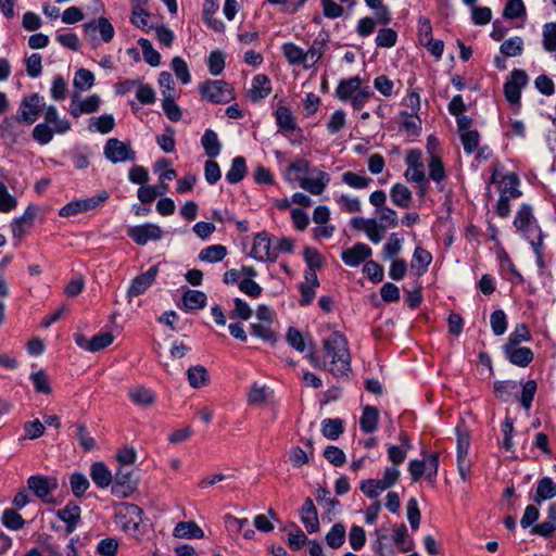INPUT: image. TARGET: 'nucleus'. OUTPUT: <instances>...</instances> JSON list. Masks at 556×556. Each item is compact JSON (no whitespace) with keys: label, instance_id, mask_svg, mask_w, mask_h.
Instances as JSON below:
<instances>
[{"label":"nucleus","instance_id":"23","mask_svg":"<svg viewBox=\"0 0 556 556\" xmlns=\"http://www.w3.org/2000/svg\"><path fill=\"white\" fill-rule=\"evenodd\" d=\"M305 282H302L299 286L301 300L300 304L302 306L309 305L315 298L316 289L319 287V280L316 273L305 271Z\"/></svg>","mask_w":556,"mask_h":556},{"label":"nucleus","instance_id":"18","mask_svg":"<svg viewBox=\"0 0 556 556\" xmlns=\"http://www.w3.org/2000/svg\"><path fill=\"white\" fill-rule=\"evenodd\" d=\"M372 250L366 243H355L352 248L345 249L341 253V258L345 265L355 267L369 258Z\"/></svg>","mask_w":556,"mask_h":556},{"label":"nucleus","instance_id":"24","mask_svg":"<svg viewBox=\"0 0 556 556\" xmlns=\"http://www.w3.org/2000/svg\"><path fill=\"white\" fill-rule=\"evenodd\" d=\"M80 507L73 502H68L64 508L56 511L58 518L66 523L65 530L67 534H71L76 529L80 520Z\"/></svg>","mask_w":556,"mask_h":556},{"label":"nucleus","instance_id":"14","mask_svg":"<svg viewBox=\"0 0 556 556\" xmlns=\"http://www.w3.org/2000/svg\"><path fill=\"white\" fill-rule=\"evenodd\" d=\"M275 121L276 125L278 127V131L281 132L283 136L288 137L289 134L292 132H299L301 134L302 130L299 127L296 119L291 112V110L286 105H279L275 113Z\"/></svg>","mask_w":556,"mask_h":556},{"label":"nucleus","instance_id":"21","mask_svg":"<svg viewBox=\"0 0 556 556\" xmlns=\"http://www.w3.org/2000/svg\"><path fill=\"white\" fill-rule=\"evenodd\" d=\"M84 29L86 34L90 36H92L96 31H99L104 42H110L115 34L113 25L106 17H99L86 23L84 25Z\"/></svg>","mask_w":556,"mask_h":556},{"label":"nucleus","instance_id":"39","mask_svg":"<svg viewBox=\"0 0 556 556\" xmlns=\"http://www.w3.org/2000/svg\"><path fill=\"white\" fill-rule=\"evenodd\" d=\"M379 421V412L374 406H365L359 419L361 430L365 433H371L377 429Z\"/></svg>","mask_w":556,"mask_h":556},{"label":"nucleus","instance_id":"12","mask_svg":"<svg viewBox=\"0 0 556 556\" xmlns=\"http://www.w3.org/2000/svg\"><path fill=\"white\" fill-rule=\"evenodd\" d=\"M251 255L260 262H275L277 260V252L271 248L270 238L261 232L254 237Z\"/></svg>","mask_w":556,"mask_h":556},{"label":"nucleus","instance_id":"31","mask_svg":"<svg viewBox=\"0 0 556 556\" xmlns=\"http://www.w3.org/2000/svg\"><path fill=\"white\" fill-rule=\"evenodd\" d=\"M329 41V35L326 33H320L312 42L311 47L306 52L307 62L311 61V65H314L318 62V60L323 56L327 49V43Z\"/></svg>","mask_w":556,"mask_h":556},{"label":"nucleus","instance_id":"59","mask_svg":"<svg viewBox=\"0 0 556 556\" xmlns=\"http://www.w3.org/2000/svg\"><path fill=\"white\" fill-rule=\"evenodd\" d=\"M542 43L543 48L547 52L556 51V23L549 22L544 24L543 33H542Z\"/></svg>","mask_w":556,"mask_h":556},{"label":"nucleus","instance_id":"56","mask_svg":"<svg viewBox=\"0 0 556 556\" xmlns=\"http://www.w3.org/2000/svg\"><path fill=\"white\" fill-rule=\"evenodd\" d=\"M345 541V528L342 523H336L326 534V543L331 548H339Z\"/></svg>","mask_w":556,"mask_h":556},{"label":"nucleus","instance_id":"4","mask_svg":"<svg viewBox=\"0 0 556 556\" xmlns=\"http://www.w3.org/2000/svg\"><path fill=\"white\" fill-rule=\"evenodd\" d=\"M203 100L211 103H227L233 99L229 85L224 80H208L199 87Z\"/></svg>","mask_w":556,"mask_h":556},{"label":"nucleus","instance_id":"20","mask_svg":"<svg viewBox=\"0 0 556 556\" xmlns=\"http://www.w3.org/2000/svg\"><path fill=\"white\" fill-rule=\"evenodd\" d=\"M301 521L303 522L306 531L308 533H315L319 530V520H318V514L317 509L314 505V502L311 497H307L301 509Z\"/></svg>","mask_w":556,"mask_h":556},{"label":"nucleus","instance_id":"42","mask_svg":"<svg viewBox=\"0 0 556 556\" xmlns=\"http://www.w3.org/2000/svg\"><path fill=\"white\" fill-rule=\"evenodd\" d=\"M206 294L200 290H188L182 296V303L187 311L203 308L206 305Z\"/></svg>","mask_w":556,"mask_h":556},{"label":"nucleus","instance_id":"60","mask_svg":"<svg viewBox=\"0 0 556 556\" xmlns=\"http://www.w3.org/2000/svg\"><path fill=\"white\" fill-rule=\"evenodd\" d=\"M517 389L518 383L516 381H496L494 383V392L496 396L503 402H508Z\"/></svg>","mask_w":556,"mask_h":556},{"label":"nucleus","instance_id":"34","mask_svg":"<svg viewBox=\"0 0 556 556\" xmlns=\"http://www.w3.org/2000/svg\"><path fill=\"white\" fill-rule=\"evenodd\" d=\"M121 514H124V516L128 518V523L125 525V529L138 530L143 516V510L139 506L131 503H123L121 505Z\"/></svg>","mask_w":556,"mask_h":556},{"label":"nucleus","instance_id":"2","mask_svg":"<svg viewBox=\"0 0 556 556\" xmlns=\"http://www.w3.org/2000/svg\"><path fill=\"white\" fill-rule=\"evenodd\" d=\"M514 225L530 244L536 240H543V233L536 224L530 205L522 204L519 207L514 219Z\"/></svg>","mask_w":556,"mask_h":556},{"label":"nucleus","instance_id":"36","mask_svg":"<svg viewBox=\"0 0 556 556\" xmlns=\"http://www.w3.org/2000/svg\"><path fill=\"white\" fill-rule=\"evenodd\" d=\"M201 144L204 149L205 154L213 159L219 155L222 150V143L218 139L217 134L212 129H206L201 138Z\"/></svg>","mask_w":556,"mask_h":556},{"label":"nucleus","instance_id":"3","mask_svg":"<svg viewBox=\"0 0 556 556\" xmlns=\"http://www.w3.org/2000/svg\"><path fill=\"white\" fill-rule=\"evenodd\" d=\"M110 198L106 190H102L90 198L74 200L60 208L59 215L62 217H71L81 212H87L103 205Z\"/></svg>","mask_w":556,"mask_h":556},{"label":"nucleus","instance_id":"64","mask_svg":"<svg viewBox=\"0 0 556 556\" xmlns=\"http://www.w3.org/2000/svg\"><path fill=\"white\" fill-rule=\"evenodd\" d=\"M316 501L318 504L324 505L328 513H334L340 506V502L331 497L330 492L326 488L319 486L315 493Z\"/></svg>","mask_w":556,"mask_h":556},{"label":"nucleus","instance_id":"11","mask_svg":"<svg viewBox=\"0 0 556 556\" xmlns=\"http://www.w3.org/2000/svg\"><path fill=\"white\" fill-rule=\"evenodd\" d=\"M104 155L112 163H121L135 160V152L123 141L111 138L104 147Z\"/></svg>","mask_w":556,"mask_h":556},{"label":"nucleus","instance_id":"45","mask_svg":"<svg viewBox=\"0 0 556 556\" xmlns=\"http://www.w3.org/2000/svg\"><path fill=\"white\" fill-rule=\"evenodd\" d=\"M250 332L252 336L274 344L277 340L276 332L271 329V324L254 323L250 325Z\"/></svg>","mask_w":556,"mask_h":556},{"label":"nucleus","instance_id":"49","mask_svg":"<svg viewBox=\"0 0 556 556\" xmlns=\"http://www.w3.org/2000/svg\"><path fill=\"white\" fill-rule=\"evenodd\" d=\"M402 117L401 127L412 135H419L421 130V119L419 113L400 112Z\"/></svg>","mask_w":556,"mask_h":556},{"label":"nucleus","instance_id":"32","mask_svg":"<svg viewBox=\"0 0 556 556\" xmlns=\"http://www.w3.org/2000/svg\"><path fill=\"white\" fill-rule=\"evenodd\" d=\"M281 50L285 58L291 65L302 64L305 67H309L306 58V52L295 43L286 42L282 45Z\"/></svg>","mask_w":556,"mask_h":556},{"label":"nucleus","instance_id":"46","mask_svg":"<svg viewBox=\"0 0 556 556\" xmlns=\"http://www.w3.org/2000/svg\"><path fill=\"white\" fill-rule=\"evenodd\" d=\"M366 5L375 11L377 22L382 25H388L392 20V14L388 5L383 3V0H364Z\"/></svg>","mask_w":556,"mask_h":556},{"label":"nucleus","instance_id":"48","mask_svg":"<svg viewBox=\"0 0 556 556\" xmlns=\"http://www.w3.org/2000/svg\"><path fill=\"white\" fill-rule=\"evenodd\" d=\"M115 125V121L113 115L111 114H103L99 117H92L89 121L88 129L93 131H99L101 134H109Z\"/></svg>","mask_w":556,"mask_h":556},{"label":"nucleus","instance_id":"47","mask_svg":"<svg viewBox=\"0 0 556 556\" xmlns=\"http://www.w3.org/2000/svg\"><path fill=\"white\" fill-rule=\"evenodd\" d=\"M343 430V422L339 418H326L321 422V433L329 440H337Z\"/></svg>","mask_w":556,"mask_h":556},{"label":"nucleus","instance_id":"8","mask_svg":"<svg viewBox=\"0 0 556 556\" xmlns=\"http://www.w3.org/2000/svg\"><path fill=\"white\" fill-rule=\"evenodd\" d=\"M115 482L112 485V494L124 498L128 496L137 486V477L128 467H119L114 476Z\"/></svg>","mask_w":556,"mask_h":556},{"label":"nucleus","instance_id":"17","mask_svg":"<svg viewBox=\"0 0 556 556\" xmlns=\"http://www.w3.org/2000/svg\"><path fill=\"white\" fill-rule=\"evenodd\" d=\"M159 273V266L150 267L146 273L135 277L128 288L127 295L129 299L144 293L154 282Z\"/></svg>","mask_w":556,"mask_h":556},{"label":"nucleus","instance_id":"25","mask_svg":"<svg viewBox=\"0 0 556 556\" xmlns=\"http://www.w3.org/2000/svg\"><path fill=\"white\" fill-rule=\"evenodd\" d=\"M27 485L30 491L39 498H46L54 489H56V481L50 480L42 476H31L27 480Z\"/></svg>","mask_w":556,"mask_h":556},{"label":"nucleus","instance_id":"22","mask_svg":"<svg viewBox=\"0 0 556 556\" xmlns=\"http://www.w3.org/2000/svg\"><path fill=\"white\" fill-rule=\"evenodd\" d=\"M506 358L519 367L528 366L533 359V352L526 346H503Z\"/></svg>","mask_w":556,"mask_h":556},{"label":"nucleus","instance_id":"51","mask_svg":"<svg viewBox=\"0 0 556 556\" xmlns=\"http://www.w3.org/2000/svg\"><path fill=\"white\" fill-rule=\"evenodd\" d=\"M500 51L504 56H518L523 51V39L519 36L508 38L501 45Z\"/></svg>","mask_w":556,"mask_h":556},{"label":"nucleus","instance_id":"16","mask_svg":"<svg viewBox=\"0 0 556 556\" xmlns=\"http://www.w3.org/2000/svg\"><path fill=\"white\" fill-rule=\"evenodd\" d=\"M101 99L98 94H92L85 100H79V93L72 94V102L70 105V113L74 117H79L81 114H91L99 110Z\"/></svg>","mask_w":556,"mask_h":556},{"label":"nucleus","instance_id":"35","mask_svg":"<svg viewBox=\"0 0 556 556\" xmlns=\"http://www.w3.org/2000/svg\"><path fill=\"white\" fill-rule=\"evenodd\" d=\"M390 198L394 205L408 208L412 203V192L403 184H394L390 190Z\"/></svg>","mask_w":556,"mask_h":556},{"label":"nucleus","instance_id":"9","mask_svg":"<svg viewBox=\"0 0 556 556\" xmlns=\"http://www.w3.org/2000/svg\"><path fill=\"white\" fill-rule=\"evenodd\" d=\"M128 237L138 245H146L149 241H157L163 236V230L155 224L132 226L127 231Z\"/></svg>","mask_w":556,"mask_h":556},{"label":"nucleus","instance_id":"53","mask_svg":"<svg viewBox=\"0 0 556 556\" xmlns=\"http://www.w3.org/2000/svg\"><path fill=\"white\" fill-rule=\"evenodd\" d=\"M359 489L369 498H377L383 491L388 490L381 479L364 480Z\"/></svg>","mask_w":556,"mask_h":556},{"label":"nucleus","instance_id":"37","mask_svg":"<svg viewBox=\"0 0 556 556\" xmlns=\"http://www.w3.org/2000/svg\"><path fill=\"white\" fill-rule=\"evenodd\" d=\"M519 178L515 173H508L501 180L500 195H506L508 199H516L521 195L518 189Z\"/></svg>","mask_w":556,"mask_h":556},{"label":"nucleus","instance_id":"15","mask_svg":"<svg viewBox=\"0 0 556 556\" xmlns=\"http://www.w3.org/2000/svg\"><path fill=\"white\" fill-rule=\"evenodd\" d=\"M407 169L404 173L405 178L412 182H424L426 179L424 164L421 162V152L410 150L405 157Z\"/></svg>","mask_w":556,"mask_h":556},{"label":"nucleus","instance_id":"28","mask_svg":"<svg viewBox=\"0 0 556 556\" xmlns=\"http://www.w3.org/2000/svg\"><path fill=\"white\" fill-rule=\"evenodd\" d=\"M90 477L92 481L101 489L109 486L113 481V476L110 469L102 462H96L91 465Z\"/></svg>","mask_w":556,"mask_h":556},{"label":"nucleus","instance_id":"58","mask_svg":"<svg viewBox=\"0 0 556 556\" xmlns=\"http://www.w3.org/2000/svg\"><path fill=\"white\" fill-rule=\"evenodd\" d=\"M531 339L530 331L526 324H518L510 332L508 340L504 346H518L521 342H527Z\"/></svg>","mask_w":556,"mask_h":556},{"label":"nucleus","instance_id":"63","mask_svg":"<svg viewBox=\"0 0 556 556\" xmlns=\"http://www.w3.org/2000/svg\"><path fill=\"white\" fill-rule=\"evenodd\" d=\"M162 109L167 116V118L172 122H178L181 119L182 112L181 109L175 103V96H166L162 100Z\"/></svg>","mask_w":556,"mask_h":556},{"label":"nucleus","instance_id":"62","mask_svg":"<svg viewBox=\"0 0 556 556\" xmlns=\"http://www.w3.org/2000/svg\"><path fill=\"white\" fill-rule=\"evenodd\" d=\"M94 83L93 74L85 68H80L75 73L74 87L79 91L89 90Z\"/></svg>","mask_w":556,"mask_h":556},{"label":"nucleus","instance_id":"40","mask_svg":"<svg viewBox=\"0 0 556 556\" xmlns=\"http://www.w3.org/2000/svg\"><path fill=\"white\" fill-rule=\"evenodd\" d=\"M428 169L429 178L437 184V188L439 191H443L444 187L442 182L445 179L446 175L442 161L437 155H431L429 157Z\"/></svg>","mask_w":556,"mask_h":556},{"label":"nucleus","instance_id":"13","mask_svg":"<svg viewBox=\"0 0 556 556\" xmlns=\"http://www.w3.org/2000/svg\"><path fill=\"white\" fill-rule=\"evenodd\" d=\"M23 123L24 121L17 114L5 117L0 124V137L9 144L16 143L25 134Z\"/></svg>","mask_w":556,"mask_h":556},{"label":"nucleus","instance_id":"41","mask_svg":"<svg viewBox=\"0 0 556 556\" xmlns=\"http://www.w3.org/2000/svg\"><path fill=\"white\" fill-rule=\"evenodd\" d=\"M189 384L194 389H200L208 384L210 376L204 366H192L187 370Z\"/></svg>","mask_w":556,"mask_h":556},{"label":"nucleus","instance_id":"30","mask_svg":"<svg viewBox=\"0 0 556 556\" xmlns=\"http://www.w3.org/2000/svg\"><path fill=\"white\" fill-rule=\"evenodd\" d=\"M173 535L179 539H202L204 532L194 521H180L175 526Z\"/></svg>","mask_w":556,"mask_h":556},{"label":"nucleus","instance_id":"1","mask_svg":"<svg viewBox=\"0 0 556 556\" xmlns=\"http://www.w3.org/2000/svg\"><path fill=\"white\" fill-rule=\"evenodd\" d=\"M307 355L312 365L319 369H326L334 377H346L351 372V354L349 343L343 333L333 331L327 339L323 340L324 355L320 361L313 351Z\"/></svg>","mask_w":556,"mask_h":556},{"label":"nucleus","instance_id":"27","mask_svg":"<svg viewBox=\"0 0 556 556\" xmlns=\"http://www.w3.org/2000/svg\"><path fill=\"white\" fill-rule=\"evenodd\" d=\"M330 181V177L326 172L317 170L314 178H302L300 187L312 194L318 195L324 192Z\"/></svg>","mask_w":556,"mask_h":556},{"label":"nucleus","instance_id":"10","mask_svg":"<svg viewBox=\"0 0 556 556\" xmlns=\"http://www.w3.org/2000/svg\"><path fill=\"white\" fill-rule=\"evenodd\" d=\"M176 178V172L173 168L165 170L160 175L159 186H142L138 189L137 197L142 203L152 202L157 195H163L168 191V185L164 180H173Z\"/></svg>","mask_w":556,"mask_h":556},{"label":"nucleus","instance_id":"5","mask_svg":"<svg viewBox=\"0 0 556 556\" xmlns=\"http://www.w3.org/2000/svg\"><path fill=\"white\" fill-rule=\"evenodd\" d=\"M529 83V77L523 70L515 68L510 72L504 84V96L510 104H519L521 99V89Z\"/></svg>","mask_w":556,"mask_h":556},{"label":"nucleus","instance_id":"61","mask_svg":"<svg viewBox=\"0 0 556 556\" xmlns=\"http://www.w3.org/2000/svg\"><path fill=\"white\" fill-rule=\"evenodd\" d=\"M113 339L114 338L110 332L97 334L92 337L88 342H86L85 350L89 352L101 351L112 344Z\"/></svg>","mask_w":556,"mask_h":556},{"label":"nucleus","instance_id":"19","mask_svg":"<svg viewBox=\"0 0 556 556\" xmlns=\"http://www.w3.org/2000/svg\"><path fill=\"white\" fill-rule=\"evenodd\" d=\"M271 92V83L267 75L257 74L252 79V85L248 91V97L252 102H258Z\"/></svg>","mask_w":556,"mask_h":556},{"label":"nucleus","instance_id":"26","mask_svg":"<svg viewBox=\"0 0 556 556\" xmlns=\"http://www.w3.org/2000/svg\"><path fill=\"white\" fill-rule=\"evenodd\" d=\"M362 89V79L358 76L342 79L336 88V97L345 102L351 100Z\"/></svg>","mask_w":556,"mask_h":556},{"label":"nucleus","instance_id":"57","mask_svg":"<svg viewBox=\"0 0 556 556\" xmlns=\"http://www.w3.org/2000/svg\"><path fill=\"white\" fill-rule=\"evenodd\" d=\"M45 119L47 123H51L54 125V130L56 132L64 134L71 128V125L67 121L60 119L58 110L53 105L47 108L45 113Z\"/></svg>","mask_w":556,"mask_h":556},{"label":"nucleus","instance_id":"7","mask_svg":"<svg viewBox=\"0 0 556 556\" xmlns=\"http://www.w3.org/2000/svg\"><path fill=\"white\" fill-rule=\"evenodd\" d=\"M45 105L43 97L33 93L22 100L17 115L24 121V124L31 125L37 121Z\"/></svg>","mask_w":556,"mask_h":556},{"label":"nucleus","instance_id":"55","mask_svg":"<svg viewBox=\"0 0 556 556\" xmlns=\"http://www.w3.org/2000/svg\"><path fill=\"white\" fill-rule=\"evenodd\" d=\"M138 45L142 50L144 61L151 66H157L161 63L160 53L153 48L150 40L146 38H139Z\"/></svg>","mask_w":556,"mask_h":556},{"label":"nucleus","instance_id":"54","mask_svg":"<svg viewBox=\"0 0 556 556\" xmlns=\"http://www.w3.org/2000/svg\"><path fill=\"white\" fill-rule=\"evenodd\" d=\"M1 522L4 527L13 531L21 530L25 525L23 517L12 508H7L3 510Z\"/></svg>","mask_w":556,"mask_h":556},{"label":"nucleus","instance_id":"38","mask_svg":"<svg viewBox=\"0 0 556 556\" xmlns=\"http://www.w3.org/2000/svg\"><path fill=\"white\" fill-rule=\"evenodd\" d=\"M556 496V484L549 477H544L538 482L536 492L533 501L541 504L543 501Z\"/></svg>","mask_w":556,"mask_h":556},{"label":"nucleus","instance_id":"43","mask_svg":"<svg viewBox=\"0 0 556 556\" xmlns=\"http://www.w3.org/2000/svg\"><path fill=\"white\" fill-rule=\"evenodd\" d=\"M247 170L248 168L244 157L236 156L231 161L230 168L226 173V180L229 184H238L244 178Z\"/></svg>","mask_w":556,"mask_h":556},{"label":"nucleus","instance_id":"6","mask_svg":"<svg viewBox=\"0 0 556 556\" xmlns=\"http://www.w3.org/2000/svg\"><path fill=\"white\" fill-rule=\"evenodd\" d=\"M457 433V468L463 481H467L470 477L471 463L467 458L470 446L469 433L463 427H456Z\"/></svg>","mask_w":556,"mask_h":556},{"label":"nucleus","instance_id":"50","mask_svg":"<svg viewBox=\"0 0 556 556\" xmlns=\"http://www.w3.org/2000/svg\"><path fill=\"white\" fill-rule=\"evenodd\" d=\"M226 255L227 249L225 245L214 244L203 249L199 254V258L203 262L216 263L224 260Z\"/></svg>","mask_w":556,"mask_h":556},{"label":"nucleus","instance_id":"44","mask_svg":"<svg viewBox=\"0 0 556 556\" xmlns=\"http://www.w3.org/2000/svg\"><path fill=\"white\" fill-rule=\"evenodd\" d=\"M404 238L400 237L399 233L393 232L389 236L387 242L382 248V258L393 260L402 251Z\"/></svg>","mask_w":556,"mask_h":556},{"label":"nucleus","instance_id":"52","mask_svg":"<svg viewBox=\"0 0 556 556\" xmlns=\"http://www.w3.org/2000/svg\"><path fill=\"white\" fill-rule=\"evenodd\" d=\"M342 181L353 189H366L372 182V179L366 175L345 172L342 174Z\"/></svg>","mask_w":556,"mask_h":556},{"label":"nucleus","instance_id":"33","mask_svg":"<svg viewBox=\"0 0 556 556\" xmlns=\"http://www.w3.org/2000/svg\"><path fill=\"white\" fill-rule=\"evenodd\" d=\"M556 530V505L549 506L545 520L532 527L531 533L549 538Z\"/></svg>","mask_w":556,"mask_h":556},{"label":"nucleus","instance_id":"29","mask_svg":"<svg viewBox=\"0 0 556 556\" xmlns=\"http://www.w3.org/2000/svg\"><path fill=\"white\" fill-rule=\"evenodd\" d=\"M131 402L138 406L149 407L155 402V394L152 390L142 386H137L128 391Z\"/></svg>","mask_w":556,"mask_h":556}]
</instances>
